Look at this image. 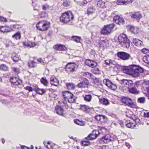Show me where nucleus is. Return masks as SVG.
<instances>
[{"label": "nucleus", "instance_id": "f257e3e1", "mask_svg": "<svg viewBox=\"0 0 149 149\" xmlns=\"http://www.w3.org/2000/svg\"><path fill=\"white\" fill-rule=\"evenodd\" d=\"M123 71L124 73L136 77L139 76L140 73L143 72V69L138 66L131 65L128 67L124 68Z\"/></svg>", "mask_w": 149, "mask_h": 149}, {"label": "nucleus", "instance_id": "f03ea898", "mask_svg": "<svg viewBox=\"0 0 149 149\" xmlns=\"http://www.w3.org/2000/svg\"><path fill=\"white\" fill-rule=\"evenodd\" d=\"M74 19V16L72 12L68 11L64 13L60 18L61 22L64 24H70Z\"/></svg>", "mask_w": 149, "mask_h": 149}, {"label": "nucleus", "instance_id": "7ed1b4c3", "mask_svg": "<svg viewBox=\"0 0 149 149\" xmlns=\"http://www.w3.org/2000/svg\"><path fill=\"white\" fill-rule=\"evenodd\" d=\"M118 40L119 44L123 47L128 48L130 47V41L125 34H122L119 35Z\"/></svg>", "mask_w": 149, "mask_h": 149}, {"label": "nucleus", "instance_id": "20e7f679", "mask_svg": "<svg viewBox=\"0 0 149 149\" xmlns=\"http://www.w3.org/2000/svg\"><path fill=\"white\" fill-rule=\"evenodd\" d=\"M50 23L47 21H41L38 23L36 26L37 28L39 30L44 31L47 30L49 28Z\"/></svg>", "mask_w": 149, "mask_h": 149}, {"label": "nucleus", "instance_id": "39448f33", "mask_svg": "<svg viewBox=\"0 0 149 149\" xmlns=\"http://www.w3.org/2000/svg\"><path fill=\"white\" fill-rule=\"evenodd\" d=\"M120 84L122 85L123 90L125 92V91H128L133 86V81L130 80L123 79L120 81Z\"/></svg>", "mask_w": 149, "mask_h": 149}, {"label": "nucleus", "instance_id": "423d86ee", "mask_svg": "<svg viewBox=\"0 0 149 149\" xmlns=\"http://www.w3.org/2000/svg\"><path fill=\"white\" fill-rule=\"evenodd\" d=\"M78 66L74 63H69L65 66V69L67 72L72 73L75 72L77 70Z\"/></svg>", "mask_w": 149, "mask_h": 149}, {"label": "nucleus", "instance_id": "0eeeda50", "mask_svg": "<svg viewBox=\"0 0 149 149\" xmlns=\"http://www.w3.org/2000/svg\"><path fill=\"white\" fill-rule=\"evenodd\" d=\"M116 138V136L113 134H107L102 138L100 141L101 142H103L107 143L113 141Z\"/></svg>", "mask_w": 149, "mask_h": 149}, {"label": "nucleus", "instance_id": "6e6552de", "mask_svg": "<svg viewBox=\"0 0 149 149\" xmlns=\"http://www.w3.org/2000/svg\"><path fill=\"white\" fill-rule=\"evenodd\" d=\"M117 56L120 59L124 61L128 60L131 57L130 54L123 52H118Z\"/></svg>", "mask_w": 149, "mask_h": 149}, {"label": "nucleus", "instance_id": "1a4fd4ad", "mask_svg": "<svg viewBox=\"0 0 149 149\" xmlns=\"http://www.w3.org/2000/svg\"><path fill=\"white\" fill-rule=\"evenodd\" d=\"M114 24H111L105 26L104 28L101 30V33L103 34H108L111 32L114 27Z\"/></svg>", "mask_w": 149, "mask_h": 149}, {"label": "nucleus", "instance_id": "9d476101", "mask_svg": "<svg viewBox=\"0 0 149 149\" xmlns=\"http://www.w3.org/2000/svg\"><path fill=\"white\" fill-rule=\"evenodd\" d=\"M104 84L107 86L109 88L112 90H115L116 89L117 86L116 85L113 84L111 81L108 79L104 80Z\"/></svg>", "mask_w": 149, "mask_h": 149}, {"label": "nucleus", "instance_id": "9b49d317", "mask_svg": "<svg viewBox=\"0 0 149 149\" xmlns=\"http://www.w3.org/2000/svg\"><path fill=\"white\" fill-rule=\"evenodd\" d=\"M99 134L98 131L97 130L93 131L92 133L86 138L87 140H92L95 139Z\"/></svg>", "mask_w": 149, "mask_h": 149}, {"label": "nucleus", "instance_id": "f8f14e48", "mask_svg": "<svg viewBox=\"0 0 149 149\" xmlns=\"http://www.w3.org/2000/svg\"><path fill=\"white\" fill-rule=\"evenodd\" d=\"M113 21L119 25L123 24L124 23V19L118 15L114 17L113 19Z\"/></svg>", "mask_w": 149, "mask_h": 149}, {"label": "nucleus", "instance_id": "ddd939ff", "mask_svg": "<svg viewBox=\"0 0 149 149\" xmlns=\"http://www.w3.org/2000/svg\"><path fill=\"white\" fill-rule=\"evenodd\" d=\"M80 109L85 111L86 113H90L94 111V109L93 108H90L85 105H81Z\"/></svg>", "mask_w": 149, "mask_h": 149}, {"label": "nucleus", "instance_id": "4468645a", "mask_svg": "<svg viewBox=\"0 0 149 149\" xmlns=\"http://www.w3.org/2000/svg\"><path fill=\"white\" fill-rule=\"evenodd\" d=\"M85 63L87 65L92 68L95 67L97 65L96 62L89 59L86 60L85 61Z\"/></svg>", "mask_w": 149, "mask_h": 149}, {"label": "nucleus", "instance_id": "2eb2a0df", "mask_svg": "<svg viewBox=\"0 0 149 149\" xmlns=\"http://www.w3.org/2000/svg\"><path fill=\"white\" fill-rule=\"evenodd\" d=\"M55 111L58 114L64 116V114L63 113V110L62 108L59 106H56L55 107Z\"/></svg>", "mask_w": 149, "mask_h": 149}, {"label": "nucleus", "instance_id": "dca6fc26", "mask_svg": "<svg viewBox=\"0 0 149 149\" xmlns=\"http://www.w3.org/2000/svg\"><path fill=\"white\" fill-rule=\"evenodd\" d=\"M132 0H118L117 1V4L118 5H127L132 3Z\"/></svg>", "mask_w": 149, "mask_h": 149}, {"label": "nucleus", "instance_id": "f3484780", "mask_svg": "<svg viewBox=\"0 0 149 149\" xmlns=\"http://www.w3.org/2000/svg\"><path fill=\"white\" fill-rule=\"evenodd\" d=\"M62 95L63 98L66 101H68L69 97H71L72 95V94L68 91L63 92Z\"/></svg>", "mask_w": 149, "mask_h": 149}, {"label": "nucleus", "instance_id": "a211bd4d", "mask_svg": "<svg viewBox=\"0 0 149 149\" xmlns=\"http://www.w3.org/2000/svg\"><path fill=\"white\" fill-rule=\"evenodd\" d=\"M10 81L12 84L15 85H18L21 82V81L16 77H11Z\"/></svg>", "mask_w": 149, "mask_h": 149}, {"label": "nucleus", "instance_id": "6ab92c4d", "mask_svg": "<svg viewBox=\"0 0 149 149\" xmlns=\"http://www.w3.org/2000/svg\"><path fill=\"white\" fill-rule=\"evenodd\" d=\"M53 47L54 49L59 51H65L67 49V48L65 46L59 44L55 45Z\"/></svg>", "mask_w": 149, "mask_h": 149}, {"label": "nucleus", "instance_id": "aec40b11", "mask_svg": "<svg viewBox=\"0 0 149 149\" xmlns=\"http://www.w3.org/2000/svg\"><path fill=\"white\" fill-rule=\"evenodd\" d=\"M132 42L136 46L140 47L143 46V42L139 39L135 38L133 39Z\"/></svg>", "mask_w": 149, "mask_h": 149}, {"label": "nucleus", "instance_id": "412c9836", "mask_svg": "<svg viewBox=\"0 0 149 149\" xmlns=\"http://www.w3.org/2000/svg\"><path fill=\"white\" fill-rule=\"evenodd\" d=\"M50 83L52 85L57 86L58 84L59 81L54 76H52L50 78Z\"/></svg>", "mask_w": 149, "mask_h": 149}, {"label": "nucleus", "instance_id": "4be33fe9", "mask_svg": "<svg viewBox=\"0 0 149 149\" xmlns=\"http://www.w3.org/2000/svg\"><path fill=\"white\" fill-rule=\"evenodd\" d=\"M132 18L137 19H139L142 17L141 15L139 12L134 13L131 15Z\"/></svg>", "mask_w": 149, "mask_h": 149}, {"label": "nucleus", "instance_id": "5701e85b", "mask_svg": "<svg viewBox=\"0 0 149 149\" xmlns=\"http://www.w3.org/2000/svg\"><path fill=\"white\" fill-rule=\"evenodd\" d=\"M88 83V80L86 79H84V82H82L79 84L77 85L78 87L79 88L85 87H86Z\"/></svg>", "mask_w": 149, "mask_h": 149}, {"label": "nucleus", "instance_id": "b1692460", "mask_svg": "<svg viewBox=\"0 0 149 149\" xmlns=\"http://www.w3.org/2000/svg\"><path fill=\"white\" fill-rule=\"evenodd\" d=\"M143 89L147 91L149 93V84L147 82H144L143 83Z\"/></svg>", "mask_w": 149, "mask_h": 149}, {"label": "nucleus", "instance_id": "393cba45", "mask_svg": "<svg viewBox=\"0 0 149 149\" xmlns=\"http://www.w3.org/2000/svg\"><path fill=\"white\" fill-rule=\"evenodd\" d=\"M107 43V41L101 39L99 42V46L101 48H105L106 47Z\"/></svg>", "mask_w": 149, "mask_h": 149}, {"label": "nucleus", "instance_id": "a878e982", "mask_svg": "<svg viewBox=\"0 0 149 149\" xmlns=\"http://www.w3.org/2000/svg\"><path fill=\"white\" fill-rule=\"evenodd\" d=\"M126 125L127 127L128 128H131L132 129L136 128V125L133 123L130 122V121H126Z\"/></svg>", "mask_w": 149, "mask_h": 149}, {"label": "nucleus", "instance_id": "bb28decb", "mask_svg": "<svg viewBox=\"0 0 149 149\" xmlns=\"http://www.w3.org/2000/svg\"><path fill=\"white\" fill-rule=\"evenodd\" d=\"M132 94L137 95L139 93V92L134 88H130L128 91Z\"/></svg>", "mask_w": 149, "mask_h": 149}, {"label": "nucleus", "instance_id": "cd10ccee", "mask_svg": "<svg viewBox=\"0 0 149 149\" xmlns=\"http://www.w3.org/2000/svg\"><path fill=\"white\" fill-rule=\"evenodd\" d=\"M143 60L147 63L146 66L149 68V54H147L143 58Z\"/></svg>", "mask_w": 149, "mask_h": 149}, {"label": "nucleus", "instance_id": "c85d7f7f", "mask_svg": "<svg viewBox=\"0 0 149 149\" xmlns=\"http://www.w3.org/2000/svg\"><path fill=\"white\" fill-rule=\"evenodd\" d=\"M9 27L6 26H0V31L2 32H8L10 31Z\"/></svg>", "mask_w": 149, "mask_h": 149}, {"label": "nucleus", "instance_id": "c756f323", "mask_svg": "<svg viewBox=\"0 0 149 149\" xmlns=\"http://www.w3.org/2000/svg\"><path fill=\"white\" fill-rule=\"evenodd\" d=\"M13 61L15 62H17L19 60V58L18 55L15 52L13 53L11 56Z\"/></svg>", "mask_w": 149, "mask_h": 149}, {"label": "nucleus", "instance_id": "7c9ffc66", "mask_svg": "<svg viewBox=\"0 0 149 149\" xmlns=\"http://www.w3.org/2000/svg\"><path fill=\"white\" fill-rule=\"evenodd\" d=\"M72 38V40L78 43H80L81 40V38L78 36H73Z\"/></svg>", "mask_w": 149, "mask_h": 149}, {"label": "nucleus", "instance_id": "2f4dec72", "mask_svg": "<svg viewBox=\"0 0 149 149\" xmlns=\"http://www.w3.org/2000/svg\"><path fill=\"white\" fill-rule=\"evenodd\" d=\"M97 6L99 7L104 8L105 7V2L102 1L101 0L97 2Z\"/></svg>", "mask_w": 149, "mask_h": 149}, {"label": "nucleus", "instance_id": "473e14b6", "mask_svg": "<svg viewBox=\"0 0 149 149\" xmlns=\"http://www.w3.org/2000/svg\"><path fill=\"white\" fill-rule=\"evenodd\" d=\"M24 45L30 47H32L35 46L36 44L34 42H29L24 43Z\"/></svg>", "mask_w": 149, "mask_h": 149}, {"label": "nucleus", "instance_id": "72a5a7b5", "mask_svg": "<svg viewBox=\"0 0 149 149\" xmlns=\"http://www.w3.org/2000/svg\"><path fill=\"white\" fill-rule=\"evenodd\" d=\"M108 120L107 118L104 116H101L100 122L102 123H106Z\"/></svg>", "mask_w": 149, "mask_h": 149}, {"label": "nucleus", "instance_id": "f704fd0d", "mask_svg": "<svg viewBox=\"0 0 149 149\" xmlns=\"http://www.w3.org/2000/svg\"><path fill=\"white\" fill-rule=\"evenodd\" d=\"M13 38L16 40H19L21 37V33L19 32H17L12 36Z\"/></svg>", "mask_w": 149, "mask_h": 149}, {"label": "nucleus", "instance_id": "c9c22d12", "mask_svg": "<svg viewBox=\"0 0 149 149\" xmlns=\"http://www.w3.org/2000/svg\"><path fill=\"white\" fill-rule=\"evenodd\" d=\"M121 100L122 102H131V99L124 97H122Z\"/></svg>", "mask_w": 149, "mask_h": 149}, {"label": "nucleus", "instance_id": "e433bc0d", "mask_svg": "<svg viewBox=\"0 0 149 149\" xmlns=\"http://www.w3.org/2000/svg\"><path fill=\"white\" fill-rule=\"evenodd\" d=\"M74 122L75 123L80 126H84L85 125V122L84 121H81L78 120H74Z\"/></svg>", "mask_w": 149, "mask_h": 149}, {"label": "nucleus", "instance_id": "4c0bfd02", "mask_svg": "<svg viewBox=\"0 0 149 149\" xmlns=\"http://www.w3.org/2000/svg\"><path fill=\"white\" fill-rule=\"evenodd\" d=\"M95 11V9L93 7H91L88 9L87 14L88 15L94 13Z\"/></svg>", "mask_w": 149, "mask_h": 149}, {"label": "nucleus", "instance_id": "58836bf2", "mask_svg": "<svg viewBox=\"0 0 149 149\" xmlns=\"http://www.w3.org/2000/svg\"><path fill=\"white\" fill-rule=\"evenodd\" d=\"M76 98L72 94V96L69 97L68 101V102H75L76 101Z\"/></svg>", "mask_w": 149, "mask_h": 149}, {"label": "nucleus", "instance_id": "ea45409f", "mask_svg": "<svg viewBox=\"0 0 149 149\" xmlns=\"http://www.w3.org/2000/svg\"><path fill=\"white\" fill-rule=\"evenodd\" d=\"M125 105H126L131 107L132 108H137V105L134 104V103H124Z\"/></svg>", "mask_w": 149, "mask_h": 149}, {"label": "nucleus", "instance_id": "a19ab883", "mask_svg": "<svg viewBox=\"0 0 149 149\" xmlns=\"http://www.w3.org/2000/svg\"><path fill=\"white\" fill-rule=\"evenodd\" d=\"M84 98L86 101L89 102L91 101L92 99V97L91 95H85Z\"/></svg>", "mask_w": 149, "mask_h": 149}, {"label": "nucleus", "instance_id": "79ce46f5", "mask_svg": "<svg viewBox=\"0 0 149 149\" xmlns=\"http://www.w3.org/2000/svg\"><path fill=\"white\" fill-rule=\"evenodd\" d=\"M36 91L39 94L42 95L45 93V91L44 89L38 88L36 90Z\"/></svg>", "mask_w": 149, "mask_h": 149}, {"label": "nucleus", "instance_id": "37998d69", "mask_svg": "<svg viewBox=\"0 0 149 149\" xmlns=\"http://www.w3.org/2000/svg\"><path fill=\"white\" fill-rule=\"evenodd\" d=\"M105 64L107 65H109L110 64H113V61L110 59H107L104 61Z\"/></svg>", "mask_w": 149, "mask_h": 149}, {"label": "nucleus", "instance_id": "c03bdc74", "mask_svg": "<svg viewBox=\"0 0 149 149\" xmlns=\"http://www.w3.org/2000/svg\"><path fill=\"white\" fill-rule=\"evenodd\" d=\"M0 70L5 71H7L8 70V68L6 65L2 64L0 65Z\"/></svg>", "mask_w": 149, "mask_h": 149}, {"label": "nucleus", "instance_id": "a18cd8bd", "mask_svg": "<svg viewBox=\"0 0 149 149\" xmlns=\"http://www.w3.org/2000/svg\"><path fill=\"white\" fill-rule=\"evenodd\" d=\"M81 142L82 145L84 146H88L90 144V142L88 141H84Z\"/></svg>", "mask_w": 149, "mask_h": 149}, {"label": "nucleus", "instance_id": "49530a36", "mask_svg": "<svg viewBox=\"0 0 149 149\" xmlns=\"http://www.w3.org/2000/svg\"><path fill=\"white\" fill-rule=\"evenodd\" d=\"M66 86L67 88L69 90L73 89L74 88V85L71 83L68 84Z\"/></svg>", "mask_w": 149, "mask_h": 149}, {"label": "nucleus", "instance_id": "de8ad7c7", "mask_svg": "<svg viewBox=\"0 0 149 149\" xmlns=\"http://www.w3.org/2000/svg\"><path fill=\"white\" fill-rule=\"evenodd\" d=\"M40 81L45 86H47V84H48V82L47 80L45 79L44 78H42L40 79Z\"/></svg>", "mask_w": 149, "mask_h": 149}, {"label": "nucleus", "instance_id": "09e8293b", "mask_svg": "<svg viewBox=\"0 0 149 149\" xmlns=\"http://www.w3.org/2000/svg\"><path fill=\"white\" fill-rule=\"evenodd\" d=\"M36 63L33 61H31L28 63V65L29 68H31L35 67Z\"/></svg>", "mask_w": 149, "mask_h": 149}, {"label": "nucleus", "instance_id": "8fccbe9b", "mask_svg": "<svg viewBox=\"0 0 149 149\" xmlns=\"http://www.w3.org/2000/svg\"><path fill=\"white\" fill-rule=\"evenodd\" d=\"M44 144L45 147L48 149H52L53 148L52 146L49 142H48L46 143H44Z\"/></svg>", "mask_w": 149, "mask_h": 149}, {"label": "nucleus", "instance_id": "3c124183", "mask_svg": "<svg viewBox=\"0 0 149 149\" xmlns=\"http://www.w3.org/2000/svg\"><path fill=\"white\" fill-rule=\"evenodd\" d=\"M126 116L127 117H129L130 118L132 119L134 121V122H135V120H136V119H137V118H138L134 115H130L129 116H128L127 115Z\"/></svg>", "mask_w": 149, "mask_h": 149}, {"label": "nucleus", "instance_id": "603ef678", "mask_svg": "<svg viewBox=\"0 0 149 149\" xmlns=\"http://www.w3.org/2000/svg\"><path fill=\"white\" fill-rule=\"evenodd\" d=\"M99 102H109L108 100L102 97L99 98Z\"/></svg>", "mask_w": 149, "mask_h": 149}, {"label": "nucleus", "instance_id": "864d4df0", "mask_svg": "<svg viewBox=\"0 0 149 149\" xmlns=\"http://www.w3.org/2000/svg\"><path fill=\"white\" fill-rule=\"evenodd\" d=\"M12 70L16 74H18L19 72V68H12Z\"/></svg>", "mask_w": 149, "mask_h": 149}, {"label": "nucleus", "instance_id": "5fc2aeb1", "mask_svg": "<svg viewBox=\"0 0 149 149\" xmlns=\"http://www.w3.org/2000/svg\"><path fill=\"white\" fill-rule=\"evenodd\" d=\"M141 52L143 53L149 54V50L146 48H143L142 49Z\"/></svg>", "mask_w": 149, "mask_h": 149}, {"label": "nucleus", "instance_id": "6e6d98bb", "mask_svg": "<svg viewBox=\"0 0 149 149\" xmlns=\"http://www.w3.org/2000/svg\"><path fill=\"white\" fill-rule=\"evenodd\" d=\"M87 1L86 0H84L81 2H78L77 3L79 4L81 6H84L85 5L87 4Z\"/></svg>", "mask_w": 149, "mask_h": 149}, {"label": "nucleus", "instance_id": "4d7b16f0", "mask_svg": "<svg viewBox=\"0 0 149 149\" xmlns=\"http://www.w3.org/2000/svg\"><path fill=\"white\" fill-rule=\"evenodd\" d=\"M42 8L44 10H47L49 8V6L47 4H44L42 6Z\"/></svg>", "mask_w": 149, "mask_h": 149}, {"label": "nucleus", "instance_id": "13d9d810", "mask_svg": "<svg viewBox=\"0 0 149 149\" xmlns=\"http://www.w3.org/2000/svg\"><path fill=\"white\" fill-rule=\"evenodd\" d=\"M135 122L136 125H141L143 124V123L141 122V121L138 118H137V119H136V120H135Z\"/></svg>", "mask_w": 149, "mask_h": 149}, {"label": "nucleus", "instance_id": "bf43d9fd", "mask_svg": "<svg viewBox=\"0 0 149 149\" xmlns=\"http://www.w3.org/2000/svg\"><path fill=\"white\" fill-rule=\"evenodd\" d=\"M145 98L144 97H141L139 98L138 99V102H145Z\"/></svg>", "mask_w": 149, "mask_h": 149}, {"label": "nucleus", "instance_id": "052dcab7", "mask_svg": "<svg viewBox=\"0 0 149 149\" xmlns=\"http://www.w3.org/2000/svg\"><path fill=\"white\" fill-rule=\"evenodd\" d=\"M102 115H97L95 117V118L97 120L100 121Z\"/></svg>", "mask_w": 149, "mask_h": 149}, {"label": "nucleus", "instance_id": "680f3d73", "mask_svg": "<svg viewBox=\"0 0 149 149\" xmlns=\"http://www.w3.org/2000/svg\"><path fill=\"white\" fill-rule=\"evenodd\" d=\"M70 4V2L68 1H65L63 3V5L64 6L67 7L69 6Z\"/></svg>", "mask_w": 149, "mask_h": 149}, {"label": "nucleus", "instance_id": "e2e57ef3", "mask_svg": "<svg viewBox=\"0 0 149 149\" xmlns=\"http://www.w3.org/2000/svg\"><path fill=\"white\" fill-rule=\"evenodd\" d=\"M7 19L6 18H4V17H2L0 16V22L4 21L5 22H7Z\"/></svg>", "mask_w": 149, "mask_h": 149}, {"label": "nucleus", "instance_id": "0e129e2a", "mask_svg": "<svg viewBox=\"0 0 149 149\" xmlns=\"http://www.w3.org/2000/svg\"><path fill=\"white\" fill-rule=\"evenodd\" d=\"M47 14L45 12L42 13L40 14V16L41 17H44L47 16Z\"/></svg>", "mask_w": 149, "mask_h": 149}, {"label": "nucleus", "instance_id": "69168bd1", "mask_svg": "<svg viewBox=\"0 0 149 149\" xmlns=\"http://www.w3.org/2000/svg\"><path fill=\"white\" fill-rule=\"evenodd\" d=\"M37 61L39 62L40 63H43V65H45V64L46 65L47 64V63H45L42 60V59L41 58H39L37 59Z\"/></svg>", "mask_w": 149, "mask_h": 149}, {"label": "nucleus", "instance_id": "338daca9", "mask_svg": "<svg viewBox=\"0 0 149 149\" xmlns=\"http://www.w3.org/2000/svg\"><path fill=\"white\" fill-rule=\"evenodd\" d=\"M108 115L114 118H116V116L115 114L112 113H108Z\"/></svg>", "mask_w": 149, "mask_h": 149}, {"label": "nucleus", "instance_id": "774afa93", "mask_svg": "<svg viewBox=\"0 0 149 149\" xmlns=\"http://www.w3.org/2000/svg\"><path fill=\"white\" fill-rule=\"evenodd\" d=\"M143 116L145 117L149 118V112L147 113H144Z\"/></svg>", "mask_w": 149, "mask_h": 149}]
</instances>
